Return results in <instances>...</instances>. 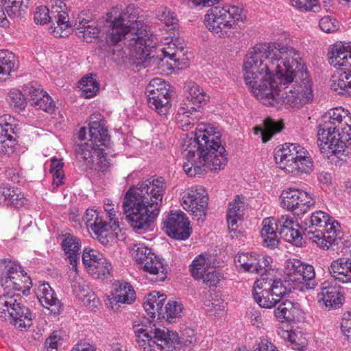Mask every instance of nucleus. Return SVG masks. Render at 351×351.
<instances>
[{
	"label": "nucleus",
	"mask_w": 351,
	"mask_h": 351,
	"mask_svg": "<svg viewBox=\"0 0 351 351\" xmlns=\"http://www.w3.org/2000/svg\"><path fill=\"white\" fill-rule=\"evenodd\" d=\"M298 51L276 43H257L250 49L243 77L254 95L265 106L280 102L300 108L313 99L312 83Z\"/></svg>",
	"instance_id": "nucleus-1"
},
{
	"label": "nucleus",
	"mask_w": 351,
	"mask_h": 351,
	"mask_svg": "<svg viewBox=\"0 0 351 351\" xmlns=\"http://www.w3.org/2000/svg\"><path fill=\"white\" fill-rule=\"evenodd\" d=\"M139 13L138 8L129 5L112 21L106 34V42L116 45L124 39L132 56L142 62L154 58L152 52L158 45L167 44L162 49L164 58L178 61L181 56L184 55V47H177L172 41H167V36L147 30L143 19L139 17Z\"/></svg>",
	"instance_id": "nucleus-2"
},
{
	"label": "nucleus",
	"mask_w": 351,
	"mask_h": 351,
	"mask_svg": "<svg viewBox=\"0 0 351 351\" xmlns=\"http://www.w3.org/2000/svg\"><path fill=\"white\" fill-rule=\"evenodd\" d=\"M219 132L204 123L197 125L195 139L189 140L184 145L186 161L183 169L190 177L201 174L207 169L217 172L225 167L228 160L226 149L221 143Z\"/></svg>",
	"instance_id": "nucleus-3"
},
{
	"label": "nucleus",
	"mask_w": 351,
	"mask_h": 351,
	"mask_svg": "<svg viewBox=\"0 0 351 351\" xmlns=\"http://www.w3.org/2000/svg\"><path fill=\"white\" fill-rule=\"evenodd\" d=\"M166 184L162 178L147 179L126 193L123 208L134 229H147L158 216Z\"/></svg>",
	"instance_id": "nucleus-4"
},
{
	"label": "nucleus",
	"mask_w": 351,
	"mask_h": 351,
	"mask_svg": "<svg viewBox=\"0 0 351 351\" xmlns=\"http://www.w3.org/2000/svg\"><path fill=\"white\" fill-rule=\"evenodd\" d=\"M318 143L322 153L329 158L344 151L351 140V114L343 108L330 109L319 124Z\"/></svg>",
	"instance_id": "nucleus-5"
},
{
	"label": "nucleus",
	"mask_w": 351,
	"mask_h": 351,
	"mask_svg": "<svg viewBox=\"0 0 351 351\" xmlns=\"http://www.w3.org/2000/svg\"><path fill=\"white\" fill-rule=\"evenodd\" d=\"M136 341L143 351H154L156 345L160 350H169L180 343L177 332L165 327L157 328L148 319L136 321L133 325Z\"/></svg>",
	"instance_id": "nucleus-6"
},
{
	"label": "nucleus",
	"mask_w": 351,
	"mask_h": 351,
	"mask_svg": "<svg viewBox=\"0 0 351 351\" xmlns=\"http://www.w3.org/2000/svg\"><path fill=\"white\" fill-rule=\"evenodd\" d=\"M245 19L243 10L238 6L226 5L209 9L204 16L208 29L216 37L230 38L234 26Z\"/></svg>",
	"instance_id": "nucleus-7"
},
{
	"label": "nucleus",
	"mask_w": 351,
	"mask_h": 351,
	"mask_svg": "<svg viewBox=\"0 0 351 351\" xmlns=\"http://www.w3.org/2000/svg\"><path fill=\"white\" fill-rule=\"evenodd\" d=\"M305 235L323 250H328L335 244L339 230L338 222L322 210L313 213L304 221Z\"/></svg>",
	"instance_id": "nucleus-8"
},
{
	"label": "nucleus",
	"mask_w": 351,
	"mask_h": 351,
	"mask_svg": "<svg viewBox=\"0 0 351 351\" xmlns=\"http://www.w3.org/2000/svg\"><path fill=\"white\" fill-rule=\"evenodd\" d=\"M275 159L280 167L292 176L310 173L313 162L308 152L297 143H285L276 151Z\"/></svg>",
	"instance_id": "nucleus-9"
},
{
	"label": "nucleus",
	"mask_w": 351,
	"mask_h": 351,
	"mask_svg": "<svg viewBox=\"0 0 351 351\" xmlns=\"http://www.w3.org/2000/svg\"><path fill=\"white\" fill-rule=\"evenodd\" d=\"M51 11L45 5L38 6L34 13L36 24L45 25L49 21L53 24L51 33L56 37H66L72 30V24L67 12L65 2L62 0H49Z\"/></svg>",
	"instance_id": "nucleus-10"
},
{
	"label": "nucleus",
	"mask_w": 351,
	"mask_h": 351,
	"mask_svg": "<svg viewBox=\"0 0 351 351\" xmlns=\"http://www.w3.org/2000/svg\"><path fill=\"white\" fill-rule=\"evenodd\" d=\"M0 317L10 319L14 326L21 330L32 324V314L23 303L22 296L5 291L0 295Z\"/></svg>",
	"instance_id": "nucleus-11"
},
{
	"label": "nucleus",
	"mask_w": 351,
	"mask_h": 351,
	"mask_svg": "<svg viewBox=\"0 0 351 351\" xmlns=\"http://www.w3.org/2000/svg\"><path fill=\"white\" fill-rule=\"evenodd\" d=\"M77 158L87 168L98 172H108L111 165L107 159L105 147H93L89 143H80L75 148Z\"/></svg>",
	"instance_id": "nucleus-12"
},
{
	"label": "nucleus",
	"mask_w": 351,
	"mask_h": 351,
	"mask_svg": "<svg viewBox=\"0 0 351 351\" xmlns=\"http://www.w3.org/2000/svg\"><path fill=\"white\" fill-rule=\"evenodd\" d=\"M284 273L287 280L304 284L307 289H313L317 285L314 267L298 259H289L285 263Z\"/></svg>",
	"instance_id": "nucleus-13"
},
{
	"label": "nucleus",
	"mask_w": 351,
	"mask_h": 351,
	"mask_svg": "<svg viewBox=\"0 0 351 351\" xmlns=\"http://www.w3.org/2000/svg\"><path fill=\"white\" fill-rule=\"evenodd\" d=\"M208 200L206 191L202 186H194L183 193L182 205L184 209L191 212L197 220L204 221Z\"/></svg>",
	"instance_id": "nucleus-14"
},
{
	"label": "nucleus",
	"mask_w": 351,
	"mask_h": 351,
	"mask_svg": "<svg viewBox=\"0 0 351 351\" xmlns=\"http://www.w3.org/2000/svg\"><path fill=\"white\" fill-rule=\"evenodd\" d=\"M7 267L8 271L3 279L2 285L4 291L19 295H21V293L27 294L32 287L29 276L24 273L22 267L19 265L10 263Z\"/></svg>",
	"instance_id": "nucleus-15"
},
{
	"label": "nucleus",
	"mask_w": 351,
	"mask_h": 351,
	"mask_svg": "<svg viewBox=\"0 0 351 351\" xmlns=\"http://www.w3.org/2000/svg\"><path fill=\"white\" fill-rule=\"evenodd\" d=\"M164 225L166 234L173 239L186 240L191 234L189 221L181 210L171 211L165 218Z\"/></svg>",
	"instance_id": "nucleus-16"
},
{
	"label": "nucleus",
	"mask_w": 351,
	"mask_h": 351,
	"mask_svg": "<svg viewBox=\"0 0 351 351\" xmlns=\"http://www.w3.org/2000/svg\"><path fill=\"white\" fill-rule=\"evenodd\" d=\"M271 258L256 252L239 253L234 258L236 266L245 271L265 274L270 266Z\"/></svg>",
	"instance_id": "nucleus-17"
},
{
	"label": "nucleus",
	"mask_w": 351,
	"mask_h": 351,
	"mask_svg": "<svg viewBox=\"0 0 351 351\" xmlns=\"http://www.w3.org/2000/svg\"><path fill=\"white\" fill-rule=\"evenodd\" d=\"M329 62L334 67L351 66V44L342 42L332 45L328 52Z\"/></svg>",
	"instance_id": "nucleus-18"
},
{
	"label": "nucleus",
	"mask_w": 351,
	"mask_h": 351,
	"mask_svg": "<svg viewBox=\"0 0 351 351\" xmlns=\"http://www.w3.org/2000/svg\"><path fill=\"white\" fill-rule=\"evenodd\" d=\"M143 270L152 276L154 281H163L167 278L169 267L164 260L156 254H152L141 265Z\"/></svg>",
	"instance_id": "nucleus-19"
},
{
	"label": "nucleus",
	"mask_w": 351,
	"mask_h": 351,
	"mask_svg": "<svg viewBox=\"0 0 351 351\" xmlns=\"http://www.w3.org/2000/svg\"><path fill=\"white\" fill-rule=\"evenodd\" d=\"M263 228L261 230V237L262 239V245L269 249L276 248L279 243L278 224L277 220L274 217H268L263 219L262 222Z\"/></svg>",
	"instance_id": "nucleus-20"
},
{
	"label": "nucleus",
	"mask_w": 351,
	"mask_h": 351,
	"mask_svg": "<svg viewBox=\"0 0 351 351\" xmlns=\"http://www.w3.org/2000/svg\"><path fill=\"white\" fill-rule=\"evenodd\" d=\"M271 285L264 282L263 278L258 279L254 285L253 295L255 300L263 308H270L278 303V299L271 296Z\"/></svg>",
	"instance_id": "nucleus-21"
},
{
	"label": "nucleus",
	"mask_w": 351,
	"mask_h": 351,
	"mask_svg": "<svg viewBox=\"0 0 351 351\" xmlns=\"http://www.w3.org/2000/svg\"><path fill=\"white\" fill-rule=\"evenodd\" d=\"M27 203V199L18 188L5 184L0 185V204L20 208Z\"/></svg>",
	"instance_id": "nucleus-22"
},
{
	"label": "nucleus",
	"mask_w": 351,
	"mask_h": 351,
	"mask_svg": "<svg viewBox=\"0 0 351 351\" xmlns=\"http://www.w3.org/2000/svg\"><path fill=\"white\" fill-rule=\"evenodd\" d=\"M83 220L88 230L92 231L96 238L104 243L106 237V221L103 220L98 215L96 210L88 208L86 210Z\"/></svg>",
	"instance_id": "nucleus-23"
},
{
	"label": "nucleus",
	"mask_w": 351,
	"mask_h": 351,
	"mask_svg": "<svg viewBox=\"0 0 351 351\" xmlns=\"http://www.w3.org/2000/svg\"><path fill=\"white\" fill-rule=\"evenodd\" d=\"M274 315L281 322H294L302 319L304 312L298 303L286 300L281 302L275 309Z\"/></svg>",
	"instance_id": "nucleus-24"
},
{
	"label": "nucleus",
	"mask_w": 351,
	"mask_h": 351,
	"mask_svg": "<svg viewBox=\"0 0 351 351\" xmlns=\"http://www.w3.org/2000/svg\"><path fill=\"white\" fill-rule=\"evenodd\" d=\"M114 291L112 293V298H108L106 302L107 305H111L113 308L112 304L122 303L130 304L135 300V291L132 287L126 282L118 281L114 283Z\"/></svg>",
	"instance_id": "nucleus-25"
},
{
	"label": "nucleus",
	"mask_w": 351,
	"mask_h": 351,
	"mask_svg": "<svg viewBox=\"0 0 351 351\" xmlns=\"http://www.w3.org/2000/svg\"><path fill=\"white\" fill-rule=\"evenodd\" d=\"M36 295L45 308H48L54 314L59 311L60 302L48 283L40 284L36 290Z\"/></svg>",
	"instance_id": "nucleus-26"
},
{
	"label": "nucleus",
	"mask_w": 351,
	"mask_h": 351,
	"mask_svg": "<svg viewBox=\"0 0 351 351\" xmlns=\"http://www.w3.org/2000/svg\"><path fill=\"white\" fill-rule=\"evenodd\" d=\"M186 92V98L182 103H188L190 106L195 107V110L208 101L209 97L204 90L196 83L189 82L184 86Z\"/></svg>",
	"instance_id": "nucleus-27"
},
{
	"label": "nucleus",
	"mask_w": 351,
	"mask_h": 351,
	"mask_svg": "<svg viewBox=\"0 0 351 351\" xmlns=\"http://www.w3.org/2000/svg\"><path fill=\"white\" fill-rule=\"evenodd\" d=\"M62 246L72 266L71 269L77 272L81 248L80 239L71 234H68L63 240Z\"/></svg>",
	"instance_id": "nucleus-28"
},
{
	"label": "nucleus",
	"mask_w": 351,
	"mask_h": 351,
	"mask_svg": "<svg viewBox=\"0 0 351 351\" xmlns=\"http://www.w3.org/2000/svg\"><path fill=\"white\" fill-rule=\"evenodd\" d=\"M165 300V295L160 294L157 291H153L145 298L143 302L144 309L153 318L165 317L162 309Z\"/></svg>",
	"instance_id": "nucleus-29"
},
{
	"label": "nucleus",
	"mask_w": 351,
	"mask_h": 351,
	"mask_svg": "<svg viewBox=\"0 0 351 351\" xmlns=\"http://www.w3.org/2000/svg\"><path fill=\"white\" fill-rule=\"evenodd\" d=\"M245 206L243 197L239 195L229 203L226 219L230 231L237 230V223L242 219Z\"/></svg>",
	"instance_id": "nucleus-30"
},
{
	"label": "nucleus",
	"mask_w": 351,
	"mask_h": 351,
	"mask_svg": "<svg viewBox=\"0 0 351 351\" xmlns=\"http://www.w3.org/2000/svg\"><path fill=\"white\" fill-rule=\"evenodd\" d=\"M329 271L336 280L343 283L351 282V260L340 258L334 261Z\"/></svg>",
	"instance_id": "nucleus-31"
},
{
	"label": "nucleus",
	"mask_w": 351,
	"mask_h": 351,
	"mask_svg": "<svg viewBox=\"0 0 351 351\" xmlns=\"http://www.w3.org/2000/svg\"><path fill=\"white\" fill-rule=\"evenodd\" d=\"M197 112L195 107L190 106L188 103H182L176 115L178 127L184 131L191 129L196 122Z\"/></svg>",
	"instance_id": "nucleus-32"
},
{
	"label": "nucleus",
	"mask_w": 351,
	"mask_h": 351,
	"mask_svg": "<svg viewBox=\"0 0 351 351\" xmlns=\"http://www.w3.org/2000/svg\"><path fill=\"white\" fill-rule=\"evenodd\" d=\"M343 300V297L337 287H322L317 293L318 302H322L329 309L336 308L342 303Z\"/></svg>",
	"instance_id": "nucleus-33"
},
{
	"label": "nucleus",
	"mask_w": 351,
	"mask_h": 351,
	"mask_svg": "<svg viewBox=\"0 0 351 351\" xmlns=\"http://www.w3.org/2000/svg\"><path fill=\"white\" fill-rule=\"evenodd\" d=\"M88 142L93 147H106V143L109 141L108 130L99 122L92 121L89 124Z\"/></svg>",
	"instance_id": "nucleus-34"
},
{
	"label": "nucleus",
	"mask_w": 351,
	"mask_h": 351,
	"mask_svg": "<svg viewBox=\"0 0 351 351\" xmlns=\"http://www.w3.org/2000/svg\"><path fill=\"white\" fill-rule=\"evenodd\" d=\"M210 256L207 254H200L195 257L190 265L191 276L196 280H200L212 267Z\"/></svg>",
	"instance_id": "nucleus-35"
},
{
	"label": "nucleus",
	"mask_w": 351,
	"mask_h": 351,
	"mask_svg": "<svg viewBox=\"0 0 351 351\" xmlns=\"http://www.w3.org/2000/svg\"><path fill=\"white\" fill-rule=\"evenodd\" d=\"M77 29V36L82 38L86 43H91L94 38H97L100 31L95 23L90 24L86 19L79 21Z\"/></svg>",
	"instance_id": "nucleus-36"
},
{
	"label": "nucleus",
	"mask_w": 351,
	"mask_h": 351,
	"mask_svg": "<svg viewBox=\"0 0 351 351\" xmlns=\"http://www.w3.org/2000/svg\"><path fill=\"white\" fill-rule=\"evenodd\" d=\"M260 278H263L265 282H269L271 296L274 297L275 299L278 298V302L289 292V289L283 285L282 282L280 279L274 278L270 274L261 275Z\"/></svg>",
	"instance_id": "nucleus-37"
},
{
	"label": "nucleus",
	"mask_w": 351,
	"mask_h": 351,
	"mask_svg": "<svg viewBox=\"0 0 351 351\" xmlns=\"http://www.w3.org/2000/svg\"><path fill=\"white\" fill-rule=\"evenodd\" d=\"M147 103L150 108L158 114H165L170 108V95L160 96L147 95Z\"/></svg>",
	"instance_id": "nucleus-38"
},
{
	"label": "nucleus",
	"mask_w": 351,
	"mask_h": 351,
	"mask_svg": "<svg viewBox=\"0 0 351 351\" xmlns=\"http://www.w3.org/2000/svg\"><path fill=\"white\" fill-rule=\"evenodd\" d=\"M82 263L88 273H93L95 267L93 265L104 263V256L100 252L90 248L84 250L82 256Z\"/></svg>",
	"instance_id": "nucleus-39"
},
{
	"label": "nucleus",
	"mask_w": 351,
	"mask_h": 351,
	"mask_svg": "<svg viewBox=\"0 0 351 351\" xmlns=\"http://www.w3.org/2000/svg\"><path fill=\"white\" fill-rule=\"evenodd\" d=\"M156 18L162 22L166 26L171 27L169 32V37H171V40L173 38L176 37V34L174 32L175 25L177 24L178 19L176 17L173 12H172L169 8L166 7H160L156 10Z\"/></svg>",
	"instance_id": "nucleus-40"
},
{
	"label": "nucleus",
	"mask_w": 351,
	"mask_h": 351,
	"mask_svg": "<svg viewBox=\"0 0 351 351\" xmlns=\"http://www.w3.org/2000/svg\"><path fill=\"white\" fill-rule=\"evenodd\" d=\"M302 190L295 188H289L284 190L280 195L282 206L293 212L295 206L298 203L300 193Z\"/></svg>",
	"instance_id": "nucleus-41"
},
{
	"label": "nucleus",
	"mask_w": 351,
	"mask_h": 351,
	"mask_svg": "<svg viewBox=\"0 0 351 351\" xmlns=\"http://www.w3.org/2000/svg\"><path fill=\"white\" fill-rule=\"evenodd\" d=\"M315 204V198L308 193L302 191L298 203L295 206L293 213L298 216L303 215Z\"/></svg>",
	"instance_id": "nucleus-42"
},
{
	"label": "nucleus",
	"mask_w": 351,
	"mask_h": 351,
	"mask_svg": "<svg viewBox=\"0 0 351 351\" xmlns=\"http://www.w3.org/2000/svg\"><path fill=\"white\" fill-rule=\"evenodd\" d=\"M130 252L134 260L141 265L147 261L148 257H151L152 254H154L151 250L143 243H131L128 246Z\"/></svg>",
	"instance_id": "nucleus-43"
},
{
	"label": "nucleus",
	"mask_w": 351,
	"mask_h": 351,
	"mask_svg": "<svg viewBox=\"0 0 351 351\" xmlns=\"http://www.w3.org/2000/svg\"><path fill=\"white\" fill-rule=\"evenodd\" d=\"M104 208L108 218V222H106V232L109 230H117L119 228V221L117 215V211L112 200L105 199L104 200Z\"/></svg>",
	"instance_id": "nucleus-44"
},
{
	"label": "nucleus",
	"mask_w": 351,
	"mask_h": 351,
	"mask_svg": "<svg viewBox=\"0 0 351 351\" xmlns=\"http://www.w3.org/2000/svg\"><path fill=\"white\" fill-rule=\"evenodd\" d=\"M28 3L23 1L5 0L4 9L7 14L12 19L20 18L28 6Z\"/></svg>",
	"instance_id": "nucleus-45"
},
{
	"label": "nucleus",
	"mask_w": 351,
	"mask_h": 351,
	"mask_svg": "<svg viewBox=\"0 0 351 351\" xmlns=\"http://www.w3.org/2000/svg\"><path fill=\"white\" fill-rule=\"evenodd\" d=\"M78 288L77 295L83 304L91 309L97 308L99 301L95 293L86 285H80Z\"/></svg>",
	"instance_id": "nucleus-46"
},
{
	"label": "nucleus",
	"mask_w": 351,
	"mask_h": 351,
	"mask_svg": "<svg viewBox=\"0 0 351 351\" xmlns=\"http://www.w3.org/2000/svg\"><path fill=\"white\" fill-rule=\"evenodd\" d=\"M169 86L160 78L152 80L146 87L147 95L160 96L162 95H170Z\"/></svg>",
	"instance_id": "nucleus-47"
},
{
	"label": "nucleus",
	"mask_w": 351,
	"mask_h": 351,
	"mask_svg": "<svg viewBox=\"0 0 351 351\" xmlns=\"http://www.w3.org/2000/svg\"><path fill=\"white\" fill-rule=\"evenodd\" d=\"M14 65V54L8 50H0V74L9 75Z\"/></svg>",
	"instance_id": "nucleus-48"
},
{
	"label": "nucleus",
	"mask_w": 351,
	"mask_h": 351,
	"mask_svg": "<svg viewBox=\"0 0 351 351\" xmlns=\"http://www.w3.org/2000/svg\"><path fill=\"white\" fill-rule=\"evenodd\" d=\"M79 88L86 98H91L99 90V84L93 77H83L79 82Z\"/></svg>",
	"instance_id": "nucleus-49"
},
{
	"label": "nucleus",
	"mask_w": 351,
	"mask_h": 351,
	"mask_svg": "<svg viewBox=\"0 0 351 351\" xmlns=\"http://www.w3.org/2000/svg\"><path fill=\"white\" fill-rule=\"evenodd\" d=\"M332 88L339 93L351 88V70L348 72H342L337 77H333Z\"/></svg>",
	"instance_id": "nucleus-50"
},
{
	"label": "nucleus",
	"mask_w": 351,
	"mask_h": 351,
	"mask_svg": "<svg viewBox=\"0 0 351 351\" xmlns=\"http://www.w3.org/2000/svg\"><path fill=\"white\" fill-rule=\"evenodd\" d=\"M281 129L277 123L269 118L264 120L263 128H256V130L261 132L263 142L268 141L274 134L280 132Z\"/></svg>",
	"instance_id": "nucleus-51"
},
{
	"label": "nucleus",
	"mask_w": 351,
	"mask_h": 351,
	"mask_svg": "<svg viewBox=\"0 0 351 351\" xmlns=\"http://www.w3.org/2000/svg\"><path fill=\"white\" fill-rule=\"evenodd\" d=\"M93 273H88L93 278L95 279H106L110 276L112 266L110 262L104 257V263L96 264L93 265L95 267Z\"/></svg>",
	"instance_id": "nucleus-52"
},
{
	"label": "nucleus",
	"mask_w": 351,
	"mask_h": 351,
	"mask_svg": "<svg viewBox=\"0 0 351 351\" xmlns=\"http://www.w3.org/2000/svg\"><path fill=\"white\" fill-rule=\"evenodd\" d=\"M279 234L287 242L295 245H301L302 244V237L301 234L298 230L295 229L293 227L279 229Z\"/></svg>",
	"instance_id": "nucleus-53"
},
{
	"label": "nucleus",
	"mask_w": 351,
	"mask_h": 351,
	"mask_svg": "<svg viewBox=\"0 0 351 351\" xmlns=\"http://www.w3.org/2000/svg\"><path fill=\"white\" fill-rule=\"evenodd\" d=\"M279 234L287 242L295 245H301L302 244V237L301 234L298 230L295 229L293 227L279 229Z\"/></svg>",
	"instance_id": "nucleus-54"
},
{
	"label": "nucleus",
	"mask_w": 351,
	"mask_h": 351,
	"mask_svg": "<svg viewBox=\"0 0 351 351\" xmlns=\"http://www.w3.org/2000/svg\"><path fill=\"white\" fill-rule=\"evenodd\" d=\"M279 234L287 242L295 245H301L302 244V237L301 234L298 230L295 229L293 227L279 229Z\"/></svg>",
	"instance_id": "nucleus-55"
},
{
	"label": "nucleus",
	"mask_w": 351,
	"mask_h": 351,
	"mask_svg": "<svg viewBox=\"0 0 351 351\" xmlns=\"http://www.w3.org/2000/svg\"><path fill=\"white\" fill-rule=\"evenodd\" d=\"M183 311V305L177 301H169L165 306L164 315H166L167 320L171 323L178 317H180Z\"/></svg>",
	"instance_id": "nucleus-56"
},
{
	"label": "nucleus",
	"mask_w": 351,
	"mask_h": 351,
	"mask_svg": "<svg viewBox=\"0 0 351 351\" xmlns=\"http://www.w3.org/2000/svg\"><path fill=\"white\" fill-rule=\"evenodd\" d=\"M7 100L10 105L16 110H23L26 106L24 95L17 89H12L9 92Z\"/></svg>",
	"instance_id": "nucleus-57"
},
{
	"label": "nucleus",
	"mask_w": 351,
	"mask_h": 351,
	"mask_svg": "<svg viewBox=\"0 0 351 351\" xmlns=\"http://www.w3.org/2000/svg\"><path fill=\"white\" fill-rule=\"evenodd\" d=\"M42 96L43 99H40L39 101L37 99L36 102L34 103V108L50 114L53 113L56 109V105L53 99L46 92Z\"/></svg>",
	"instance_id": "nucleus-58"
},
{
	"label": "nucleus",
	"mask_w": 351,
	"mask_h": 351,
	"mask_svg": "<svg viewBox=\"0 0 351 351\" xmlns=\"http://www.w3.org/2000/svg\"><path fill=\"white\" fill-rule=\"evenodd\" d=\"M319 25L320 29L326 33H333L339 28L338 21L330 16L322 17L319 20Z\"/></svg>",
	"instance_id": "nucleus-59"
},
{
	"label": "nucleus",
	"mask_w": 351,
	"mask_h": 351,
	"mask_svg": "<svg viewBox=\"0 0 351 351\" xmlns=\"http://www.w3.org/2000/svg\"><path fill=\"white\" fill-rule=\"evenodd\" d=\"M221 277V274L217 272L215 268L212 266L200 280H202L206 285L214 287L219 282Z\"/></svg>",
	"instance_id": "nucleus-60"
},
{
	"label": "nucleus",
	"mask_w": 351,
	"mask_h": 351,
	"mask_svg": "<svg viewBox=\"0 0 351 351\" xmlns=\"http://www.w3.org/2000/svg\"><path fill=\"white\" fill-rule=\"evenodd\" d=\"M62 343V337L58 332H53L45 341V347L47 351H59V348Z\"/></svg>",
	"instance_id": "nucleus-61"
},
{
	"label": "nucleus",
	"mask_w": 351,
	"mask_h": 351,
	"mask_svg": "<svg viewBox=\"0 0 351 351\" xmlns=\"http://www.w3.org/2000/svg\"><path fill=\"white\" fill-rule=\"evenodd\" d=\"M290 346L295 351H306L308 343L306 339L300 333H294V337L289 341Z\"/></svg>",
	"instance_id": "nucleus-62"
},
{
	"label": "nucleus",
	"mask_w": 351,
	"mask_h": 351,
	"mask_svg": "<svg viewBox=\"0 0 351 351\" xmlns=\"http://www.w3.org/2000/svg\"><path fill=\"white\" fill-rule=\"evenodd\" d=\"M289 3L300 10L309 11L318 5V0H289Z\"/></svg>",
	"instance_id": "nucleus-63"
},
{
	"label": "nucleus",
	"mask_w": 351,
	"mask_h": 351,
	"mask_svg": "<svg viewBox=\"0 0 351 351\" xmlns=\"http://www.w3.org/2000/svg\"><path fill=\"white\" fill-rule=\"evenodd\" d=\"M24 91L29 101L32 100L33 97L42 96L45 93L41 86L36 82L27 84Z\"/></svg>",
	"instance_id": "nucleus-64"
}]
</instances>
